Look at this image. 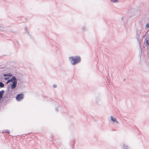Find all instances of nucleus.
<instances>
[{
    "mask_svg": "<svg viewBox=\"0 0 149 149\" xmlns=\"http://www.w3.org/2000/svg\"><path fill=\"white\" fill-rule=\"evenodd\" d=\"M12 93H10V92L6 91L3 98L2 101L3 102H10L11 101V99L10 97L12 95Z\"/></svg>",
    "mask_w": 149,
    "mask_h": 149,
    "instance_id": "obj_1",
    "label": "nucleus"
},
{
    "mask_svg": "<svg viewBox=\"0 0 149 149\" xmlns=\"http://www.w3.org/2000/svg\"><path fill=\"white\" fill-rule=\"evenodd\" d=\"M70 61L73 65H75L81 61V58L78 56L71 57L69 58Z\"/></svg>",
    "mask_w": 149,
    "mask_h": 149,
    "instance_id": "obj_2",
    "label": "nucleus"
},
{
    "mask_svg": "<svg viewBox=\"0 0 149 149\" xmlns=\"http://www.w3.org/2000/svg\"><path fill=\"white\" fill-rule=\"evenodd\" d=\"M3 76L4 77L3 79L5 80H7L6 84H8L11 82L13 80V79H14L16 77L14 76H12L13 75H0V76Z\"/></svg>",
    "mask_w": 149,
    "mask_h": 149,
    "instance_id": "obj_3",
    "label": "nucleus"
},
{
    "mask_svg": "<svg viewBox=\"0 0 149 149\" xmlns=\"http://www.w3.org/2000/svg\"><path fill=\"white\" fill-rule=\"evenodd\" d=\"M13 80L11 81V83H10V86L11 89H14L16 87L17 84V80L16 77L14 79H13Z\"/></svg>",
    "mask_w": 149,
    "mask_h": 149,
    "instance_id": "obj_4",
    "label": "nucleus"
},
{
    "mask_svg": "<svg viewBox=\"0 0 149 149\" xmlns=\"http://www.w3.org/2000/svg\"><path fill=\"white\" fill-rule=\"evenodd\" d=\"M24 97V94L22 93H21L17 94L15 98L17 101H19L22 100Z\"/></svg>",
    "mask_w": 149,
    "mask_h": 149,
    "instance_id": "obj_5",
    "label": "nucleus"
},
{
    "mask_svg": "<svg viewBox=\"0 0 149 149\" xmlns=\"http://www.w3.org/2000/svg\"><path fill=\"white\" fill-rule=\"evenodd\" d=\"M75 139L74 138H72L71 141H70V149H73L75 145Z\"/></svg>",
    "mask_w": 149,
    "mask_h": 149,
    "instance_id": "obj_6",
    "label": "nucleus"
},
{
    "mask_svg": "<svg viewBox=\"0 0 149 149\" xmlns=\"http://www.w3.org/2000/svg\"><path fill=\"white\" fill-rule=\"evenodd\" d=\"M111 120L112 122L113 123L116 122L117 123H118V121H117L116 118L113 117L112 116H111Z\"/></svg>",
    "mask_w": 149,
    "mask_h": 149,
    "instance_id": "obj_7",
    "label": "nucleus"
},
{
    "mask_svg": "<svg viewBox=\"0 0 149 149\" xmlns=\"http://www.w3.org/2000/svg\"><path fill=\"white\" fill-rule=\"evenodd\" d=\"M96 102L98 105H100L101 103V101H100V98H97L96 99Z\"/></svg>",
    "mask_w": 149,
    "mask_h": 149,
    "instance_id": "obj_8",
    "label": "nucleus"
},
{
    "mask_svg": "<svg viewBox=\"0 0 149 149\" xmlns=\"http://www.w3.org/2000/svg\"><path fill=\"white\" fill-rule=\"evenodd\" d=\"M5 92V91L4 90H2L0 91V97L3 98V96Z\"/></svg>",
    "mask_w": 149,
    "mask_h": 149,
    "instance_id": "obj_9",
    "label": "nucleus"
},
{
    "mask_svg": "<svg viewBox=\"0 0 149 149\" xmlns=\"http://www.w3.org/2000/svg\"><path fill=\"white\" fill-rule=\"evenodd\" d=\"M110 79V77L109 75H108V76L107 77V81H106V83L107 85H109L110 83V80H109Z\"/></svg>",
    "mask_w": 149,
    "mask_h": 149,
    "instance_id": "obj_10",
    "label": "nucleus"
},
{
    "mask_svg": "<svg viewBox=\"0 0 149 149\" xmlns=\"http://www.w3.org/2000/svg\"><path fill=\"white\" fill-rule=\"evenodd\" d=\"M123 149H129V148L127 145H125L124 144H123L122 147Z\"/></svg>",
    "mask_w": 149,
    "mask_h": 149,
    "instance_id": "obj_11",
    "label": "nucleus"
},
{
    "mask_svg": "<svg viewBox=\"0 0 149 149\" xmlns=\"http://www.w3.org/2000/svg\"><path fill=\"white\" fill-rule=\"evenodd\" d=\"M4 84L1 82H0V88H2L4 87Z\"/></svg>",
    "mask_w": 149,
    "mask_h": 149,
    "instance_id": "obj_12",
    "label": "nucleus"
},
{
    "mask_svg": "<svg viewBox=\"0 0 149 149\" xmlns=\"http://www.w3.org/2000/svg\"><path fill=\"white\" fill-rule=\"evenodd\" d=\"M10 88H11L10 86V84H9L8 85V86L7 87V88L6 90V91L10 92L9 90Z\"/></svg>",
    "mask_w": 149,
    "mask_h": 149,
    "instance_id": "obj_13",
    "label": "nucleus"
},
{
    "mask_svg": "<svg viewBox=\"0 0 149 149\" xmlns=\"http://www.w3.org/2000/svg\"><path fill=\"white\" fill-rule=\"evenodd\" d=\"M59 107H61V106L59 105H58V107H56L55 110L56 111L58 112V108Z\"/></svg>",
    "mask_w": 149,
    "mask_h": 149,
    "instance_id": "obj_14",
    "label": "nucleus"
},
{
    "mask_svg": "<svg viewBox=\"0 0 149 149\" xmlns=\"http://www.w3.org/2000/svg\"><path fill=\"white\" fill-rule=\"evenodd\" d=\"M5 133H6L8 134H9L10 132L9 130H5V131L4 132Z\"/></svg>",
    "mask_w": 149,
    "mask_h": 149,
    "instance_id": "obj_15",
    "label": "nucleus"
},
{
    "mask_svg": "<svg viewBox=\"0 0 149 149\" xmlns=\"http://www.w3.org/2000/svg\"><path fill=\"white\" fill-rule=\"evenodd\" d=\"M42 97L43 98H47V101H48V100L47 99V98H48V97H47V96H46L45 95H42Z\"/></svg>",
    "mask_w": 149,
    "mask_h": 149,
    "instance_id": "obj_16",
    "label": "nucleus"
},
{
    "mask_svg": "<svg viewBox=\"0 0 149 149\" xmlns=\"http://www.w3.org/2000/svg\"><path fill=\"white\" fill-rule=\"evenodd\" d=\"M53 87L54 88H56L57 87V85L56 84H54L53 85Z\"/></svg>",
    "mask_w": 149,
    "mask_h": 149,
    "instance_id": "obj_17",
    "label": "nucleus"
},
{
    "mask_svg": "<svg viewBox=\"0 0 149 149\" xmlns=\"http://www.w3.org/2000/svg\"><path fill=\"white\" fill-rule=\"evenodd\" d=\"M146 28H148L149 27V23L146 25Z\"/></svg>",
    "mask_w": 149,
    "mask_h": 149,
    "instance_id": "obj_18",
    "label": "nucleus"
},
{
    "mask_svg": "<svg viewBox=\"0 0 149 149\" xmlns=\"http://www.w3.org/2000/svg\"><path fill=\"white\" fill-rule=\"evenodd\" d=\"M92 118L93 119V120L95 122H96L97 121V119H95L93 117H92Z\"/></svg>",
    "mask_w": 149,
    "mask_h": 149,
    "instance_id": "obj_19",
    "label": "nucleus"
},
{
    "mask_svg": "<svg viewBox=\"0 0 149 149\" xmlns=\"http://www.w3.org/2000/svg\"><path fill=\"white\" fill-rule=\"evenodd\" d=\"M117 0H111V1L112 2H115Z\"/></svg>",
    "mask_w": 149,
    "mask_h": 149,
    "instance_id": "obj_20",
    "label": "nucleus"
},
{
    "mask_svg": "<svg viewBox=\"0 0 149 149\" xmlns=\"http://www.w3.org/2000/svg\"><path fill=\"white\" fill-rule=\"evenodd\" d=\"M13 89H11V88H10V93H12V92L13 91Z\"/></svg>",
    "mask_w": 149,
    "mask_h": 149,
    "instance_id": "obj_21",
    "label": "nucleus"
},
{
    "mask_svg": "<svg viewBox=\"0 0 149 149\" xmlns=\"http://www.w3.org/2000/svg\"><path fill=\"white\" fill-rule=\"evenodd\" d=\"M2 99H3L2 98L0 97V101H1Z\"/></svg>",
    "mask_w": 149,
    "mask_h": 149,
    "instance_id": "obj_22",
    "label": "nucleus"
},
{
    "mask_svg": "<svg viewBox=\"0 0 149 149\" xmlns=\"http://www.w3.org/2000/svg\"><path fill=\"white\" fill-rule=\"evenodd\" d=\"M52 139L51 140H50L51 141H52Z\"/></svg>",
    "mask_w": 149,
    "mask_h": 149,
    "instance_id": "obj_23",
    "label": "nucleus"
},
{
    "mask_svg": "<svg viewBox=\"0 0 149 149\" xmlns=\"http://www.w3.org/2000/svg\"><path fill=\"white\" fill-rule=\"evenodd\" d=\"M125 79H124V80H123V81H125Z\"/></svg>",
    "mask_w": 149,
    "mask_h": 149,
    "instance_id": "obj_24",
    "label": "nucleus"
},
{
    "mask_svg": "<svg viewBox=\"0 0 149 149\" xmlns=\"http://www.w3.org/2000/svg\"><path fill=\"white\" fill-rule=\"evenodd\" d=\"M52 137L53 138V136H52Z\"/></svg>",
    "mask_w": 149,
    "mask_h": 149,
    "instance_id": "obj_25",
    "label": "nucleus"
},
{
    "mask_svg": "<svg viewBox=\"0 0 149 149\" xmlns=\"http://www.w3.org/2000/svg\"><path fill=\"white\" fill-rule=\"evenodd\" d=\"M57 149H58V148H57Z\"/></svg>",
    "mask_w": 149,
    "mask_h": 149,
    "instance_id": "obj_26",
    "label": "nucleus"
}]
</instances>
